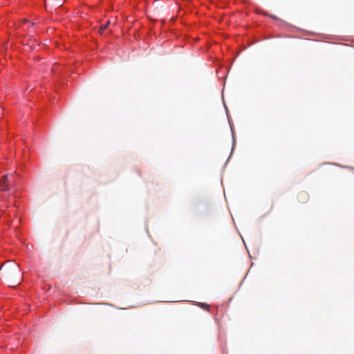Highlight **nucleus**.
Segmentation results:
<instances>
[{
    "label": "nucleus",
    "mask_w": 354,
    "mask_h": 354,
    "mask_svg": "<svg viewBox=\"0 0 354 354\" xmlns=\"http://www.w3.org/2000/svg\"><path fill=\"white\" fill-rule=\"evenodd\" d=\"M12 212L13 214H15V207H12V209H11Z\"/></svg>",
    "instance_id": "20e7f679"
},
{
    "label": "nucleus",
    "mask_w": 354,
    "mask_h": 354,
    "mask_svg": "<svg viewBox=\"0 0 354 354\" xmlns=\"http://www.w3.org/2000/svg\"><path fill=\"white\" fill-rule=\"evenodd\" d=\"M108 24H109V22H108V23H106V24H104V25L102 26L101 29H102V30H104L107 28Z\"/></svg>",
    "instance_id": "7ed1b4c3"
},
{
    "label": "nucleus",
    "mask_w": 354,
    "mask_h": 354,
    "mask_svg": "<svg viewBox=\"0 0 354 354\" xmlns=\"http://www.w3.org/2000/svg\"><path fill=\"white\" fill-rule=\"evenodd\" d=\"M9 178H12V176H9L8 175H3L0 178V190L1 191H8L9 189V183L10 180Z\"/></svg>",
    "instance_id": "f257e3e1"
},
{
    "label": "nucleus",
    "mask_w": 354,
    "mask_h": 354,
    "mask_svg": "<svg viewBox=\"0 0 354 354\" xmlns=\"http://www.w3.org/2000/svg\"><path fill=\"white\" fill-rule=\"evenodd\" d=\"M24 23H28L27 20H24Z\"/></svg>",
    "instance_id": "423d86ee"
},
{
    "label": "nucleus",
    "mask_w": 354,
    "mask_h": 354,
    "mask_svg": "<svg viewBox=\"0 0 354 354\" xmlns=\"http://www.w3.org/2000/svg\"><path fill=\"white\" fill-rule=\"evenodd\" d=\"M201 305L203 308H204L207 310H209V306L208 304L201 303Z\"/></svg>",
    "instance_id": "f03ea898"
},
{
    "label": "nucleus",
    "mask_w": 354,
    "mask_h": 354,
    "mask_svg": "<svg viewBox=\"0 0 354 354\" xmlns=\"http://www.w3.org/2000/svg\"><path fill=\"white\" fill-rule=\"evenodd\" d=\"M270 17L271 18H272V19H277V17H276L275 16L272 15H270Z\"/></svg>",
    "instance_id": "39448f33"
}]
</instances>
